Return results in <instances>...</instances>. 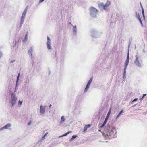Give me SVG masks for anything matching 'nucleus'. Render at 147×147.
<instances>
[{
    "label": "nucleus",
    "instance_id": "obj_12",
    "mask_svg": "<svg viewBox=\"0 0 147 147\" xmlns=\"http://www.w3.org/2000/svg\"><path fill=\"white\" fill-rule=\"evenodd\" d=\"M127 68V67H124V70L123 75V78L124 79H125L126 78V73Z\"/></svg>",
    "mask_w": 147,
    "mask_h": 147
},
{
    "label": "nucleus",
    "instance_id": "obj_43",
    "mask_svg": "<svg viewBox=\"0 0 147 147\" xmlns=\"http://www.w3.org/2000/svg\"><path fill=\"white\" fill-rule=\"evenodd\" d=\"M140 23H141V25H142V22H140Z\"/></svg>",
    "mask_w": 147,
    "mask_h": 147
},
{
    "label": "nucleus",
    "instance_id": "obj_3",
    "mask_svg": "<svg viewBox=\"0 0 147 147\" xmlns=\"http://www.w3.org/2000/svg\"><path fill=\"white\" fill-rule=\"evenodd\" d=\"M91 35L92 37L96 38L101 35L102 34V32L99 33L98 31L94 30H91Z\"/></svg>",
    "mask_w": 147,
    "mask_h": 147
},
{
    "label": "nucleus",
    "instance_id": "obj_34",
    "mask_svg": "<svg viewBox=\"0 0 147 147\" xmlns=\"http://www.w3.org/2000/svg\"><path fill=\"white\" fill-rule=\"evenodd\" d=\"M15 60H11L10 61V63H12L15 62Z\"/></svg>",
    "mask_w": 147,
    "mask_h": 147
},
{
    "label": "nucleus",
    "instance_id": "obj_40",
    "mask_svg": "<svg viewBox=\"0 0 147 147\" xmlns=\"http://www.w3.org/2000/svg\"><path fill=\"white\" fill-rule=\"evenodd\" d=\"M141 7V8H142V9H144L142 6V7Z\"/></svg>",
    "mask_w": 147,
    "mask_h": 147
},
{
    "label": "nucleus",
    "instance_id": "obj_32",
    "mask_svg": "<svg viewBox=\"0 0 147 147\" xmlns=\"http://www.w3.org/2000/svg\"><path fill=\"white\" fill-rule=\"evenodd\" d=\"M138 100L137 98H135L132 101V102H135L137 101Z\"/></svg>",
    "mask_w": 147,
    "mask_h": 147
},
{
    "label": "nucleus",
    "instance_id": "obj_31",
    "mask_svg": "<svg viewBox=\"0 0 147 147\" xmlns=\"http://www.w3.org/2000/svg\"><path fill=\"white\" fill-rule=\"evenodd\" d=\"M5 129L4 127H1V128L0 129V130H4Z\"/></svg>",
    "mask_w": 147,
    "mask_h": 147
},
{
    "label": "nucleus",
    "instance_id": "obj_37",
    "mask_svg": "<svg viewBox=\"0 0 147 147\" xmlns=\"http://www.w3.org/2000/svg\"><path fill=\"white\" fill-rule=\"evenodd\" d=\"M44 0H40V2H43L44 1Z\"/></svg>",
    "mask_w": 147,
    "mask_h": 147
},
{
    "label": "nucleus",
    "instance_id": "obj_27",
    "mask_svg": "<svg viewBox=\"0 0 147 147\" xmlns=\"http://www.w3.org/2000/svg\"><path fill=\"white\" fill-rule=\"evenodd\" d=\"M142 13L143 15V18H145V16H144V9H142Z\"/></svg>",
    "mask_w": 147,
    "mask_h": 147
},
{
    "label": "nucleus",
    "instance_id": "obj_23",
    "mask_svg": "<svg viewBox=\"0 0 147 147\" xmlns=\"http://www.w3.org/2000/svg\"><path fill=\"white\" fill-rule=\"evenodd\" d=\"M27 10V8H26L25 9H24V11L23 12L22 14L23 15H26V12Z\"/></svg>",
    "mask_w": 147,
    "mask_h": 147
},
{
    "label": "nucleus",
    "instance_id": "obj_9",
    "mask_svg": "<svg viewBox=\"0 0 147 147\" xmlns=\"http://www.w3.org/2000/svg\"><path fill=\"white\" fill-rule=\"evenodd\" d=\"M46 108V106H43L41 105L40 106V112L41 114H43L45 111V109Z\"/></svg>",
    "mask_w": 147,
    "mask_h": 147
},
{
    "label": "nucleus",
    "instance_id": "obj_14",
    "mask_svg": "<svg viewBox=\"0 0 147 147\" xmlns=\"http://www.w3.org/2000/svg\"><path fill=\"white\" fill-rule=\"evenodd\" d=\"M11 125L10 123H8L7 124L5 125L4 127L5 129H8L9 128L11 127Z\"/></svg>",
    "mask_w": 147,
    "mask_h": 147
},
{
    "label": "nucleus",
    "instance_id": "obj_28",
    "mask_svg": "<svg viewBox=\"0 0 147 147\" xmlns=\"http://www.w3.org/2000/svg\"><path fill=\"white\" fill-rule=\"evenodd\" d=\"M22 101L19 100L18 102V104L20 105H21L22 104Z\"/></svg>",
    "mask_w": 147,
    "mask_h": 147
},
{
    "label": "nucleus",
    "instance_id": "obj_38",
    "mask_svg": "<svg viewBox=\"0 0 147 147\" xmlns=\"http://www.w3.org/2000/svg\"><path fill=\"white\" fill-rule=\"evenodd\" d=\"M27 37H28V35H27V34H26L25 35V37H27Z\"/></svg>",
    "mask_w": 147,
    "mask_h": 147
},
{
    "label": "nucleus",
    "instance_id": "obj_16",
    "mask_svg": "<svg viewBox=\"0 0 147 147\" xmlns=\"http://www.w3.org/2000/svg\"><path fill=\"white\" fill-rule=\"evenodd\" d=\"M20 73H18V75L17 76L16 82V88H15L16 89V88L17 87L18 82L19 80V76H20Z\"/></svg>",
    "mask_w": 147,
    "mask_h": 147
},
{
    "label": "nucleus",
    "instance_id": "obj_2",
    "mask_svg": "<svg viewBox=\"0 0 147 147\" xmlns=\"http://www.w3.org/2000/svg\"><path fill=\"white\" fill-rule=\"evenodd\" d=\"M90 11L91 15L93 17H96L98 12V10L93 7H91L90 8Z\"/></svg>",
    "mask_w": 147,
    "mask_h": 147
},
{
    "label": "nucleus",
    "instance_id": "obj_26",
    "mask_svg": "<svg viewBox=\"0 0 147 147\" xmlns=\"http://www.w3.org/2000/svg\"><path fill=\"white\" fill-rule=\"evenodd\" d=\"M77 136L76 135H74L72 136V138L70 139V140H71L72 139H74L77 137Z\"/></svg>",
    "mask_w": 147,
    "mask_h": 147
},
{
    "label": "nucleus",
    "instance_id": "obj_41",
    "mask_svg": "<svg viewBox=\"0 0 147 147\" xmlns=\"http://www.w3.org/2000/svg\"><path fill=\"white\" fill-rule=\"evenodd\" d=\"M51 104H50L49 105V107H51Z\"/></svg>",
    "mask_w": 147,
    "mask_h": 147
},
{
    "label": "nucleus",
    "instance_id": "obj_19",
    "mask_svg": "<svg viewBox=\"0 0 147 147\" xmlns=\"http://www.w3.org/2000/svg\"><path fill=\"white\" fill-rule=\"evenodd\" d=\"M48 132H46L44 135L42 137L41 140H44L46 136L48 134Z\"/></svg>",
    "mask_w": 147,
    "mask_h": 147
},
{
    "label": "nucleus",
    "instance_id": "obj_39",
    "mask_svg": "<svg viewBox=\"0 0 147 147\" xmlns=\"http://www.w3.org/2000/svg\"><path fill=\"white\" fill-rule=\"evenodd\" d=\"M109 135L111 136L112 135V132H110V133L109 134Z\"/></svg>",
    "mask_w": 147,
    "mask_h": 147
},
{
    "label": "nucleus",
    "instance_id": "obj_21",
    "mask_svg": "<svg viewBox=\"0 0 147 147\" xmlns=\"http://www.w3.org/2000/svg\"><path fill=\"white\" fill-rule=\"evenodd\" d=\"M71 131L68 132H67V133H66L65 134H64L63 135H62V136H59V137H63V136H66L67 135L69 134L70 133H71Z\"/></svg>",
    "mask_w": 147,
    "mask_h": 147
},
{
    "label": "nucleus",
    "instance_id": "obj_13",
    "mask_svg": "<svg viewBox=\"0 0 147 147\" xmlns=\"http://www.w3.org/2000/svg\"><path fill=\"white\" fill-rule=\"evenodd\" d=\"M90 126L91 125L90 124L86 125L84 127V130L83 131L84 132H85L86 131L87 129L88 128L90 127Z\"/></svg>",
    "mask_w": 147,
    "mask_h": 147
},
{
    "label": "nucleus",
    "instance_id": "obj_8",
    "mask_svg": "<svg viewBox=\"0 0 147 147\" xmlns=\"http://www.w3.org/2000/svg\"><path fill=\"white\" fill-rule=\"evenodd\" d=\"M129 51H128L127 55V58L125 62V64L124 65V67H127L129 62Z\"/></svg>",
    "mask_w": 147,
    "mask_h": 147
},
{
    "label": "nucleus",
    "instance_id": "obj_44",
    "mask_svg": "<svg viewBox=\"0 0 147 147\" xmlns=\"http://www.w3.org/2000/svg\"><path fill=\"white\" fill-rule=\"evenodd\" d=\"M129 45L128 46V48H129Z\"/></svg>",
    "mask_w": 147,
    "mask_h": 147
},
{
    "label": "nucleus",
    "instance_id": "obj_6",
    "mask_svg": "<svg viewBox=\"0 0 147 147\" xmlns=\"http://www.w3.org/2000/svg\"><path fill=\"white\" fill-rule=\"evenodd\" d=\"M111 109H110L108 113H107V116L106 117L103 122V123L101 125V126L100 127L101 128H102L104 127V126L105 125V124H106V123L107 122V120L109 117V116H110V113H111Z\"/></svg>",
    "mask_w": 147,
    "mask_h": 147
},
{
    "label": "nucleus",
    "instance_id": "obj_33",
    "mask_svg": "<svg viewBox=\"0 0 147 147\" xmlns=\"http://www.w3.org/2000/svg\"><path fill=\"white\" fill-rule=\"evenodd\" d=\"M31 123V121H29L28 123V125H29V126L30 125Z\"/></svg>",
    "mask_w": 147,
    "mask_h": 147
},
{
    "label": "nucleus",
    "instance_id": "obj_42",
    "mask_svg": "<svg viewBox=\"0 0 147 147\" xmlns=\"http://www.w3.org/2000/svg\"><path fill=\"white\" fill-rule=\"evenodd\" d=\"M140 4L141 6V7H142V5L141 2H140Z\"/></svg>",
    "mask_w": 147,
    "mask_h": 147
},
{
    "label": "nucleus",
    "instance_id": "obj_25",
    "mask_svg": "<svg viewBox=\"0 0 147 147\" xmlns=\"http://www.w3.org/2000/svg\"><path fill=\"white\" fill-rule=\"evenodd\" d=\"M27 39V38L26 37H25L24 40L23 41V43H26V42Z\"/></svg>",
    "mask_w": 147,
    "mask_h": 147
},
{
    "label": "nucleus",
    "instance_id": "obj_11",
    "mask_svg": "<svg viewBox=\"0 0 147 147\" xmlns=\"http://www.w3.org/2000/svg\"><path fill=\"white\" fill-rule=\"evenodd\" d=\"M26 16L22 14L21 17V24H22L23 23V22L25 19Z\"/></svg>",
    "mask_w": 147,
    "mask_h": 147
},
{
    "label": "nucleus",
    "instance_id": "obj_36",
    "mask_svg": "<svg viewBox=\"0 0 147 147\" xmlns=\"http://www.w3.org/2000/svg\"><path fill=\"white\" fill-rule=\"evenodd\" d=\"M2 54L1 52H0V58L2 56Z\"/></svg>",
    "mask_w": 147,
    "mask_h": 147
},
{
    "label": "nucleus",
    "instance_id": "obj_4",
    "mask_svg": "<svg viewBox=\"0 0 147 147\" xmlns=\"http://www.w3.org/2000/svg\"><path fill=\"white\" fill-rule=\"evenodd\" d=\"M110 4V1H107L105 4L103 3H101L99 5V6L100 8L103 7L105 10L107 8Z\"/></svg>",
    "mask_w": 147,
    "mask_h": 147
},
{
    "label": "nucleus",
    "instance_id": "obj_7",
    "mask_svg": "<svg viewBox=\"0 0 147 147\" xmlns=\"http://www.w3.org/2000/svg\"><path fill=\"white\" fill-rule=\"evenodd\" d=\"M47 47L49 50L51 49V40L48 36L47 37V42L46 43Z\"/></svg>",
    "mask_w": 147,
    "mask_h": 147
},
{
    "label": "nucleus",
    "instance_id": "obj_29",
    "mask_svg": "<svg viewBox=\"0 0 147 147\" xmlns=\"http://www.w3.org/2000/svg\"><path fill=\"white\" fill-rule=\"evenodd\" d=\"M108 136V134H105L104 133H103V136H104V137H106V136Z\"/></svg>",
    "mask_w": 147,
    "mask_h": 147
},
{
    "label": "nucleus",
    "instance_id": "obj_1",
    "mask_svg": "<svg viewBox=\"0 0 147 147\" xmlns=\"http://www.w3.org/2000/svg\"><path fill=\"white\" fill-rule=\"evenodd\" d=\"M11 100L10 101V106L11 107H13L16 102L17 98L13 93L11 94Z\"/></svg>",
    "mask_w": 147,
    "mask_h": 147
},
{
    "label": "nucleus",
    "instance_id": "obj_24",
    "mask_svg": "<svg viewBox=\"0 0 147 147\" xmlns=\"http://www.w3.org/2000/svg\"><path fill=\"white\" fill-rule=\"evenodd\" d=\"M92 78H91L88 81V82L87 84L90 85V84H91V82H92Z\"/></svg>",
    "mask_w": 147,
    "mask_h": 147
},
{
    "label": "nucleus",
    "instance_id": "obj_22",
    "mask_svg": "<svg viewBox=\"0 0 147 147\" xmlns=\"http://www.w3.org/2000/svg\"><path fill=\"white\" fill-rule=\"evenodd\" d=\"M123 112V110H121L120 112L119 113L118 115H117L116 119H117L120 116L121 114Z\"/></svg>",
    "mask_w": 147,
    "mask_h": 147
},
{
    "label": "nucleus",
    "instance_id": "obj_5",
    "mask_svg": "<svg viewBox=\"0 0 147 147\" xmlns=\"http://www.w3.org/2000/svg\"><path fill=\"white\" fill-rule=\"evenodd\" d=\"M135 64L139 68L141 67V65L139 62V57L138 55H136L135 56V59L134 61Z\"/></svg>",
    "mask_w": 147,
    "mask_h": 147
},
{
    "label": "nucleus",
    "instance_id": "obj_17",
    "mask_svg": "<svg viewBox=\"0 0 147 147\" xmlns=\"http://www.w3.org/2000/svg\"><path fill=\"white\" fill-rule=\"evenodd\" d=\"M65 120V117L64 116H61V121L60 123L61 124L63 123L64 121Z\"/></svg>",
    "mask_w": 147,
    "mask_h": 147
},
{
    "label": "nucleus",
    "instance_id": "obj_15",
    "mask_svg": "<svg viewBox=\"0 0 147 147\" xmlns=\"http://www.w3.org/2000/svg\"><path fill=\"white\" fill-rule=\"evenodd\" d=\"M32 48L31 47L30 49L28 51V54L30 56H31L32 55Z\"/></svg>",
    "mask_w": 147,
    "mask_h": 147
},
{
    "label": "nucleus",
    "instance_id": "obj_30",
    "mask_svg": "<svg viewBox=\"0 0 147 147\" xmlns=\"http://www.w3.org/2000/svg\"><path fill=\"white\" fill-rule=\"evenodd\" d=\"M137 19L139 20V21L140 22V23L141 22H142L141 20L140 17L138 18Z\"/></svg>",
    "mask_w": 147,
    "mask_h": 147
},
{
    "label": "nucleus",
    "instance_id": "obj_20",
    "mask_svg": "<svg viewBox=\"0 0 147 147\" xmlns=\"http://www.w3.org/2000/svg\"><path fill=\"white\" fill-rule=\"evenodd\" d=\"M135 16L137 18L140 17L139 13H137L136 11L135 12Z\"/></svg>",
    "mask_w": 147,
    "mask_h": 147
},
{
    "label": "nucleus",
    "instance_id": "obj_10",
    "mask_svg": "<svg viewBox=\"0 0 147 147\" xmlns=\"http://www.w3.org/2000/svg\"><path fill=\"white\" fill-rule=\"evenodd\" d=\"M73 26V32L74 35H76L77 34V29L76 28V26Z\"/></svg>",
    "mask_w": 147,
    "mask_h": 147
},
{
    "label": "nucleus",
    "instance_id": "obj_35",
    "mask_svg": "<svg viewBox=\"0 0 147 147\" xmlns=\"http://www.w3.org/2000/svg\"><path fill=\"white\" fill-rule=\"evenodd\" d=\"M146 95V94H144L143 95V96H142V98H143V97H144V96H145Z\"/></svg>",
    "mask_w": 147,
    "mask_h": 147
},
{
    "label": "nucleus",
    "instance_id": "obj_18",
    "mask_svg": "<svg viewBox=\"0 0 147 147\" xmlns=\"http://www.w3.org/2000/svg\"><path fill=\"white\" fill-rule=\"evenodd\" d=\"M90 85L89 84H87L86 86V87L85 89V90H84V92H85L87 91V90H88L89 87Z\"/></svg>",
    "mask_w": 147,
    "mask_h": 147
}]
</instances>
